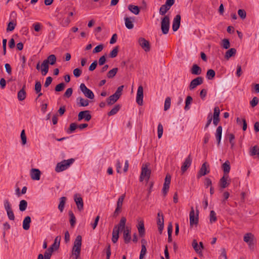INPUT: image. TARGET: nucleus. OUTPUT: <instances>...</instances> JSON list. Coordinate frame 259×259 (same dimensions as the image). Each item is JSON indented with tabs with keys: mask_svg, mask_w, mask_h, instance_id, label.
Wrapping results in <instances>:
<instances>
[{
	"mask_svg": "<svg viewBox=\"0 0 259 259\" xmlns=\"http://www.w3.org/2000/svg\"><path fill=\"white\" fill-rule=\"evenodd\" d=\"M149 165L150 164L148 163L143 164L140 176V182L143 181L144 179L146 181H148L149 180L151 172V169L149 168Z\"/></svg>",
	"mask_w": 259,
	"mask_h": 259,
	"instance_id": "nucleus-1",
	"label": "nucleus"
},
{
	"mask_svg": "<svg viewBox=\"0 0 259 259\" xmlns=\"http://www.w3.org/2000/svg\"><path fill=\"white\" fill-rule=\"evenodd\" d=\"M74 161V159L73 158H70L58 163L55 168L56 171L58 172L66 169Z\"/></svg>",
	"mask_w": 259,
	"mask_h": 259,
	"instance_id": "nucleus-2",
	"label": "nucleus"
},
{
	"mask_svg": "<svg viewBox=\"0 0 259 259\" xmlns=\"http://www.w3.org/2000/svg\"><path fill=\"white\" fill-rule=\"evenodd\" d=\"M82 237L78 235L75 238L72 249L73 254L75 256H79L81 251Z\"/></svg>",
	"mask_w": 259,
	"mask_h": 259,
	"instance_id": "nucleus-3",
	"label": "nucleus"
},
{
	"mask_svg": "<svg viewBox=\"0 0 259 259\" xmlns=\"http://www.w3.org/2000/svg\"><path fill=\"white\" fill-rule=\"evenodd\" d=\"M222 167L224 175L219 183V190L221 193L223 192L224 189L227 187V161L223 163Z\"/></svg>",
	"mask_w": 259,
	"mask_h": 259,
	"instance_id": "nucleus-4",
	"label": "nucleus"
},
{
	"mask_svg": "<svg viewBox=\"0 0 259 259\" xmlns=\"http://www.w3.org/2000/svg\"><path fill=\"white\" fill-rule=\"evenodd\" d=\"M243 241L247 243L249 248L253 250L254 249L255 239L254 236L251 233H247L245 234L243 237Z\"/></svg>",
	"mask_w": 259,
	"mask_h": 259,
	"instance_id": "nucleus-5",
	"label": "nucleus"
},
{
	"mask_svg": "<svg viewBox=\"0 0 259 259\" xmlns=\"http://www.w3.org/2000/svg\"><path fill=\"white\" fill-rule=\"evenodd\" d=\"M170 25V18L168 15H165L161 19V29L163 34H166L168 33Z\"/></svg>",
	"mask_w": 259,
	"mask_h": 259,
	"instance_id": "nucleus-6",
	"label": "nucleus"
},
{
	"mask_svg": "<svg viewBox=\"0 0 259 259\" xmlns=\"http://www.w3.org/2000/svg\"><path fill=\"white\" fill-rule=\"evenodd\" d=\"M198 213L199 211L198 210L196 211V214L195 215V212L193 207L191 208V211L190 212L189 217H190V225L191 227H192L194 225H197L198 223Z\"/></svg>",
	"mask_w": 259,
	"mask_h": 259,
	"instance_id": "nucleus-7",
	"label": "nucleus"
},
{
	"mask_svg": "<svg viewBox=\"0 0 259 259\" xmlns=\"http://www.w3.org/2000/svg\"><path fill=\"white\" fill-rule=\"evenodd\" d=\"M79 88L85 97L90 99H93L94 98L95 96L93 92L88 89L84 83H81Z\"/></svg>",
	"mask_w": 259,
	"mask_h": 259,
	"instance_id": "nucleus-8",
	"label": "nucleus"
},
{
	"mask_svg": "<svg viewBox=\"0 0 259 259\" xmlns=\"http://www.w3.org/2000/svg\"><path fill=\"white\" fill-rule=\"evenodd\" d=\"M125 194H123L119 197L117 202L116 208L114 212V217L118 215V214L121 212L123 201L125 198Z\"/></svg>",
	"mask_w": 259,
	"mask_h": 259,
	"instance_id": "nucleus-9",
	"label": "nucleus"
},
{
	"mask_svg": "<svg viewBox=\"0 0 259 259\" xmlns=\"http://www.w3.org/2000/svg\"><path fill=\"white\" fill-rule=\"evenodd\" d=\"M91 118L92 116L90 113V111L89 110L80 111L78 115V121H80L82 119H84L85 121H89L91 120Z\"/></svg>",
	"mask_w": 259,
	"mask_h": 259,
	"instance_id": "nucleus-10",
	"label": "nucleus"
},
{
	"mask_svg": "<svg viewBox=\"0 0 259 259\" xmlns=\"http://www.w3.org/2000/svg\"><path fill=\"white\" fill-rule=\"evenodd\" d=\"M139 44L144 50L145 52H149L150 50L149 42L144 38L140 37L138 40Z\"/></svg>",
	"mask_w": 259,
	"mask_h": 259,
	"instance_id": "nucleus-11",
	"label": "nucleus"
},
{
	"mask_svg": "<svg viewBox=\"0 0 259 259\" xmlns=\"http://www.w3.org/2000/svg\"><path fill=\"white\" fill-rule=\"evenodd\" d=\"M203 83V78L202 77H197L193 79L189 85L190 90L194 89L197 86Z\"/></svg>",
	"mask_w": 259,
	"mask_h": 259,
	"instance_id": "nucleus-12",
	"label": "nucleus"
},
{
	"mask_svg": "<svg viewBox=\"0 0 259 259\" xmlns=\"http://www.w3.org/2000/svg\"><path fill=\"white\" fill-rule=\"evenodd\" d=\"M208 168H209V165L207 162L203 163L198 173L197 177L199 178L208 174L209 170L208 169Z\"/></svg>",
	"mask_w": 259,
	"mask_h": 259,
	"instance_id": "nucleus-13",
	"label": "nucleus"
},
{
	"mask_svg": "<svg viewBox=\"0 0 259 259\" xmlns=\"http://www.w3.org/2000/svg\"><path fill=\"white\" fill-rule=\"evenodd\" d=\"M192 159L190 155H189L185 160L181 166V171L182 173H184L187 169L190 166L192 163Z\"/></svg>",
	"mask_w": 259,
	"mask_h": 259,
	"instance_id": "nucleus-14",
	"label": "nucleus"
},
{
	"mask_svg": "<svg viewBox=\"0 0 259 259\" xmlns=\"http://www.w3.org/2000/svg\"><path fill=\"white\" fill-rule=\"evenodd\" d=\"M143 88L142 86L140 85L138 87L137 97H136V102L137 104L139 105H143Z\"/></svg>",
	"mask_w": 259,
	"mask_h": 259,
	"instance_id": "nucleus-15",
	"label": "nucleus"
},
{
	"mask_svg": "<svg viewBox=\"0 0 259 259\" xmlns=\"http://www.w3.org/2000/svg\"><path fill=\"white\" fill-rule=\"evenodd\" d=\"M74 201L76 204L77 209L79 211L83 209V202L82 198L78 194H75L74 197Z\"/></svg>",
	"mask_w": 259,
	"mask_h": 259,
	"instance_id": "nucleus-16",
	"label": "nucleus"
},
{
	"mask_svg": "<svg viewBox=\"0 0 259 259\" xmlns=\"http://www.w3.org/2000/svg\"><path fill=\"white\" fill-rule=\"evenodd\" d=\"M181 16L180 15H177L174 18L172 21V30L174 31H176L180 27L181 23Z\"/></svg>",
	"mask_w": 259,
	"mask_h": 259,
	"instance_id": "nucleus-17",
	"label": "nucleus"
},
{
	"mask_svg": "<svg viewBox=\"0 0 259 259\" xmlns=\"http://www.w3.org/2000/svg\"><path fill=\"white\" fill-rule=\"evenodd\" d=\"M220 108L219 107H215L214 109V112L213 115V123L215 126H217L219 121H220V118H219V115H220Z\"/></svg>",
	"mask_w": 259,
	"mask_h": 259,
	"instance_id": "nucleus-18",
	"label": "nucleus"
},
{
	"mask_svg": "<svg viewBox=\"0 0 259 259\" xmlns=\"http://www.w3.org/2000/svg\"><path fill=\"white\" fill-rule=\"evenodd\" d=\"M40 174V171L38 169L32 168L30 170L31 178L33 180H39Z\"/></svg>",
	"mask_w": 259,
	"mask_h": 259,
	"instance_id": "nucleus-19",
	"label": "nucleus"
},
{
	"mask_svg": "<svg viewBox=\"0 0 259 259\" xmlns=\"http://www.w3.org/2000/svg\"><path fill=\"white\" fill-rule=\"evenodd\" d=\"M123 238L125 243H128L131 240V230L126 227L123 231Z\"/></svg>",
	"mask_w": 259,
	"mask_h": 259,
	"instance_id": "nucleus-20",
	"label": "nucleus"
},
{
	"mask_svg": "<svg viewBox=\"0 0 259 259\" xmlns=\"http://www.w3.org/2000/svg\"><path fill=\"white\" fill-rule=\"evenodd\" d=\"M77 104L80 107H85L87 106L89 104V101L87 99H84V98L79 97L77 98Z\"/></svg>",
	"mask_w": 259,
	"mask_h": 259,
	"instance_id": "nucleus-21",
	"label": "nucleus"
},
{
	"mask_svg": "<svg viewBox=\"0 0 259 259\" xmlns=\"http://www.w3.org/2000/svg\"><path fill=\"white\" fill-rule=\"evenodd\" d=\"M125 25L128 29H132L134 28L133 21L134 19L133 18L125 17L124 18Z\"/></svg>",
	"mask_w": 259,
	"mask_h": 259,
	"instance_id": "nucleus-22",
	"label": "nucleus"
},
{
	"mask_svg": "<svg viewBox=\"0 0 259 259\" xmlns=\"http://www.w3.org/2000/svg\"><path fill=\"white\" fill-rule=\"evenodd\" d=\"M25 85H24L22 88L18 93V99L19 101L24 100L26 96V93L25 91Z\"/></svg>",
	"mask_w": 259,
	"mask_h": 259,
	"instance_id": "nucleus-23",
	"label": "nucleus"
},
{
	"mask_svg": "<svg viewBox=\"0 0 259 259\" xmlns=\"http://www.w3.org/2000/svg\"><path fill=\"white\" fill-rule=\"evenodd\" d=\"M31 218L29 216L26 217L23 221V228L25 230H28L30 228Z\"/></svg>",
	"mask_w": 259,
	"mask_h": 259,
	"instance_id": "nucleus-24",
	"label": "nucleus"
},
{
	"mask_svg": "<svg viewBox=\"0 0 259 259\" xmlns=\"http://www.w3.org/2000/svg\"><path fill=\"white\" fill-rule=\"evenodd\" d=\"M119 98L118 97L113 94L107 99V103L108 105H112L114 104Z\"/></svg>",
	"mask_w": 259,
	"mask_h": 259,
	"instance_id": "nucleus-25",
	"label": "nucleus"
},
{
	"mask_svg": "<svg viewBox=\"0 0 259 259\" xmlns=\"http://www.w3.org/2000/svg\"><path fill=\"white\" fill-rule=\"evenodd\" d=\"M56 57L55 55H50L49 56L47 59L45 60L44 62H47L48 64H50V65H54L55 64L56 62Z\"/></svg>",
	"mask_w": 259,
	"mask_h": 259,
	"instance_id": "nucleus-26",
	"label": "nucleus"
},
{
	"mask_svg": "<svg viewBox=\"0 0 259 259\" xmlns=\"http://www.w3.org/2000/svg\"><path fill=\"white\" fill-rule=\"evenodd\" d=\"M138 229L139 233V235L141 237H143L145 235V228L144 222L141 221L138 224Z\"/></svg>",
	"mask_w": 259,
	"mask_h": 259,
	"instance_id": "nucleus-27",
	"label": "nucleus"
},
{
	"mask_svg": "<svg viewBox=\"0 0 259 259\" xmlns=\"http://www.w3.org/2000/svg\"><path fill=\"white\" fill-rule=\"evenodd\" d=\"M191 73L194 75H200L201 73V69L197 64H194L191 68Z\"/></svg>",
	"mask_w": 259,
	"mask_h": 259,
	"instance_id": "nucleus-28",
	"label": "nucleus"
},
{
	"mask_svg": "<svg viewBox=\"0 0 259 259\" xmlns=\"http://www.w3.org/2000/svg\"><path fill=\"white\" fill-rule=\"evenodd\" d=\"M60 240L61 237L57 236L55 239L54 243L49 248H52L53 249V250L54 249L57 250L59 247Z\"/></svg>",
	"mask_w": 259,
	"mask_h": 259,
	"instance_id": "nucleus-29",
	"label": "nucleus"
},
{
	"mask_svg": "<svg viewBox=\"0 0 259 259\" xmlns=\"http://www.w3.org/2000/svg\"><path fill=\"white\" fill-rule=\"evenodd\" d=\"M119 232L118 231L116 230V228H114L112 232V241L115 243L117 242L119 238Z\"/></svg>",
	"mask_w": 259,
	"mask_h": 259,
	"instance_id": "nucleus-30",
	"label": "nucleus"
},
{
	"mask_svg": "<svg viewBox=\"0 0 259 259\" xmlns=\"http://www.w3.org/2000/svg\"><path fill=\"white\" fill-rule=\"evenodd\" d=\"M121 108V105L119 104L116 105L108 113V116H112L116 114Z\"/></svg>",
	"mask_w": 259,
	"mask_h": 259,
	"instance_id": "nucleus-31",
	"label": "nucleus"
},
{
	"mask_svg": "<svg viewBox=\"0 0 259 259\" xmlns=\"http://www.w3.org/2000/svg\"><path fill=\"white\" fill-rule=\"evenodd\" d=\"M118 68H114L112 69L109 70L107 73V77L108 78H113L116 74L118 72Z\"/></svg>",
	"mask_w": 259,
	"mask_h": 259,
	"instance_id": "nucleus-32",
	"label": "nucleus"
},
{
	"mask_svg": "<svg viewBox=\"0 0 259 259\" xmlns=\"http://www.w3.org/2000/svg\"><path fill=\"white\" fill-rule=\"evenodd\" d=\"M250 155L251 156L257 155L259 158V148L257 146H254L250 149Z\"/></svg>",
	"mask_w": 259,
	"mask_h": 259,
	"instance_id": "nucleus-33",
	"label": "nucleus"
},
{
	"mask_svg": "<svg viewBox=\"0 0 259 259\" xmlns=\"http://www.w3.org/2000/svg\"><path fill=\"white\" fill-rule=\"evenodd\" d=\"M222 127L221 126H219L216 131V139L218 141V144L220 143L221 137H222Z\"/></svg>",
	"mask_w": 259,
	"mask_h": 259,
	"instance_id": "nucleus-34",
	"label": "nucleus"
},
{
	"mask_svg": "<svg viewBox=\"0 0 259 259\" xmlns=\"http://www.w3.org/2000/svg\"><path fill=\"white\" fill-rule=\"evenodd\" d=\"M128 10L135 15L139 14L140 12L139 8L138 6H136L132 5H130L128 6Z\"/></svg>",
	"mask_w": 259,
	"mask_h": 259,
	"instance_id": "nucleus-35",
	"label": "nucleus"
},
{
	"mask_svg": "<svg viewBox=\"0 0 259 259\" xmlns=\"http://www.w3.org/2000/svg\"><path fill=\"white\" fill-rule=\"evenodd\" d=\"M49 71V64L47 62L43 61L41 64V73L43 75H46Z\"/></svg>",
	"mask_w": 259,
	"mask_h": 259,
	"instance_id": "nucleus-36",
	"label": "nucleus"
},
{
	"mask_svg": "<svg viewBox=\"0 0 259 259\" xmlns=\"http://www.w3.org/2000/svg\"><path fill=\"white\" fill-rule=\"evenodd\" d=\"M19 209L21 211H24L26 210L27 207V202L25 200H22L20 201Z\"/></svg>",
	"mask_w": 259,
	"mask_h": 259,
	"instance_id": "nucleus-37",
	"label": "nucleus"
},
{
	"mask_svg": "<svg viewBox=\"0 0 259 259\" xmlns=\"http://www.w3.org/2000/svg\"><path fill=\"white\" fill-rule=\"evenodd\" d=\"M215 75V72L213 69H209L206 73V77L209 80L212 79Z\"/></svg>",
	"mask_w": 259,
	"mask_h": 259,
	"instance_id": "nucleus-38",
	"label": "nucleus"
},
{
	"mask_svg": "<svg viewBox=\"0 0 259 259\" xmlns=\"http://www.w3.org/2000/svg\"><path fill=\"white\" fill-rule=\"evenodd\" d=\"M78 127V125L76 123H71L70 124L69 128L67 130L68 134H71L74 132V131Z\"/></svg>",
	"mask_w": 259,
	"mask_h": 259,
	"instance_id": "nucleus-39",
	"label": "nucleus"
},
{
	"mask_svg": "<svg viewBox=\"0 0 259 259\" xmlns=\"http://www.w3.org/2000/svg\"><path fill=\"white\" fill-rule=\"evenodd\" d=\"M66 200V198L65 197H62L60 198V203L58 205V208L61 212L64 209Z\"/></svg>",
	"mask_w": 259,
	"mask_h": 259,
	"instance_id": "nucleus-40",
	"label": "nucleus"
},
{
	"mask_svg": "<svg viewBox=\"0 0 259 259\" xmlns=\"http://www.w3.org/2000/svg\"><path fill=\"white\" fill-rule=\"evenodd\" d=\"M69 215L70 217V223L71 227H74L76 223L75 217L72 211H69Z\"/></svg>",
	"mask_w": 259,
	"mask_h": 259,
	"instance_id": "nucleus-41",
	"label": "nucleus"
},
{
	"mask_svg": "<svg viewBox=\"0 0 259 259\" xmlns=\"http://www.w3.org/2000/svg\"><path fill=\"white\" fill-rule=\"evenodd\" d=\"M169 8L166 5H163L159 9V14L161 15H164L169 10Z\"/></svg>",
	"mask_w": 259,
	"mask_h": 259,
	"instance_id": "nucleus-42",
	"label": "nucleus"
},
{
	"mask_svg": "<svg viewBox=\"0 0 259 259\" xmlns=\"http://www.w3.org/2000/svg\"><path fill=\"white\" fill-rule=\"evenodd\" d=\"M229 142L231 144V149H233L235 145V136L233 134H231L229 135Z\"/></svg>",
	"mask_w": 259,
	"mask_h": 259,
	"instance_id": "nucleus-43",
	"label": "nucleus"
},
{
	"mask_svg": "<svg viewBox=\"0 0 259 259\" xmlns=\"http://www.w3.org/2000/svg\"><path fill=\"white\" fill-rule=\"evenodd\" d=\"M53 249L52 248H49L44 253V259H50Z\"/></svg>",
	"mask_w": 259,
	"mask_h": 259,
	"instance_id": "nucleus-44",
	"label": "nucleus"
},
{
	"mask_svg": "<svg viewBox=\"0 0 259 259\" xmlns=\"http://www.w3.org/2000/svg\"><path fill=\"white\" fill-rule=\"evenodd\" d=\"M16 26V22L11 21L8 23V27L7 28V31H12L14 29L15 26Z\"/></svg>",
	"mask_w": 259,
	"mask_h": 259,
	"instance_id": "nucleus-45",
	"label": "nucleus"
},
{
	"mask_svg": "<svg viewBox=\"0 0 259 259\" xmlns=\"http://www.w3.org/2000/svg\"><path fill=\"white\" fill-rule=\"evenodd\" d=\"M4 208L6 211L12 209L11 204L8 199H5L4 201Z\"/></svg>",
	"mask_w": 259,
	"mask_h": 259,
	"instance_id": "nucleus-46",
	"label": "nucleus"
},
{
	"mask_svg": "<svg viewBox=\"0 0 259 259\" xmlns=\"http://www.w3.org/2000/svg\"><path fill=\"white\" fill-rule=\"evenodd\" d=\"M118 47H115L113 50L110 53L109 57L111 58H114L116 57L118 54Z\"/></svg>",
	"mask_w": 259,
	"mask_h": 259,
	"instance_id": "nucleus-47",
	"label": "nucleus"
},
{
	"mask_svg": "<svg viewBox=\"0 0 259 259\" xmlns=\"http://www.w3.org/2000/svg\"><path fill=\"white\" fill-rule=\"evenodd\" d=\"M170 104H171L170 98L167 97L165 99V102H164V110L165 111L167 110L170 108Z\"/></svg>",
	"mask_w": 259,
	"mask_h": 259,
	"instance_id": "nucleus-48",
	"label": "nucleus"
},
{
	"mask_svg": "<svg viewBox=\"0 0 259 259\" xmlns=\"http://www.w3.org/2000/svg\"><path fill=\"white\" fill-rule=\"evenodd\" d=\"M193 100L192 98L188 96L187 97L185 102V110H188L189 109L190 107H189V105L191 103L192 101Z\"/></svg>",
	"mask_w": 259,
	"mask_h": 259,
	"instance_id": "nucleus-49",
	"label": "nucleus"
},
{
	"mask_svg": "<svg viewBox=\"0 0 259 259\" xmlns=\"http://www.w3.org/2000/svg\"><path fill=\"white\" fill-rule=\"evenodd\" d=\"M209 221L210 223H212L217 221L216 214L213 210H211L210 212Z\"/></svg>",
	"mask_w": 259,
	"mask_h": 259,
	"instance_id": "nucleus-50",
	"label": "nucleus"
},
{
	"mask_svg": "<svg viewBox=\"0 0 259 259\" xmlns=\"http://www.w3.org/2000/svg\"><path fill=\"white\" fill-rule=\"evenodd\" d=\"M192 245L194 249L197 253H199L200 252V247H199L198 243H197V241L196 240H195V239L193 240V241L192 242Z\"/></svg>",
	"mask_w": 259,
	"mask_h": 259,
	"instance_id": "nucleus-51",
	"label": "nucleus"
},
{
	"mask_svg": "<svg viewBox=\"0 0 259 259\" xmlns=\"http://www.w3.org/2000/svg\"><path fill=\"white\" fill-rule=\"evenodd\" d=\"M163 126L161 123H159L157 127V134H158V138L159 139L161 138L162 134H163Z\"/></svg>",
	"mask_w": 259,
	"mask_h": 259,
	"instance_id": "nucleus-52",
	"label": "nucleus"
},
{
	"mask_svg": "<svg viewBox=\"0 0 259 259\" xmlns=\"http://www.w3.org/2000/svg\"><path fill=\"white\" fill-rule=\"evenodd\" d=\"M65 86V85L64 83H63V82L60 83L56 86V87L55 88V90L56 92L62 91L64 90Z\"/></svg>",
	"mask_w": 259,
	"mask_h": 259,
	"instance_id": "nucleus-53",
	"label": "nucleus"
},
{
	"mask_svg": "<svg viewBox=\"0 0 259 259\" xmlns=\"http://www.w3.org/2000/svg\"><path fill=\"white\" fill-rule=\"evenodd\" d=\"M142 248L140 252L139 259H143L144 255L146 254L147 252V249L146 246L144 245H142Z\"/></svg>",
	"mask_w": 259,
	"mask_h": 259,
	"instance_id": "nucleus-54",
	"label": "nucleus"
},
{
	"mask_svg": "<svg viewBox=\"0 0 259 259\" xmlns=\"http://www.w3.org/2000/svg\"><path fill=\"white\" fill-rule=\"evenodd\" d=\"M41 84L40 81H37L35 84L34 90L36 93H38L41 91Z\"/></svg>",
	"mask_w": 259,
	"mask_h": 259,
	"instance_id": "nucleus-55",
	"label": "nucleus"
},
{
	"mask_svg": "<svg viewBox=\"0 0 259 259\" xmlns=\"http://www.w3.org/2000/svg\"><path fill=\"white\" fill-rule=\"evenodd\" d=\"M171 181V176L169 174H167L165 178L164 183L163 185H165L167 186H169Z\"/></svg>",
	"mask_w": 259,
	"mask_h": 259,
	"instance_id": "nucleus-56",
	"label": "nucleus"
},
{
	"mask_svg": "<svg viewBox=\"0 0 259 259\" xmlns=\"http://www.w3.org/2000/svg\"><path fill=\"white\" fill-rule=\"evenodd\" d=\"M103 48H104L103 45H102V44L99 45L97 46V47H96L94 49V50L93 51V53H99L103 50Z\"/></svg>",
	"mask_w": 259,
	"mask_h": 259,
	"instance_id": "nucleus-57",
	"label": "nucleus"
},
{
	"mask_svg": "<svg viewBox=\"0 0 259 259\" xmlns=\"http://www.w3.org/2000/svg\"><path fill=\"white\" fill-rule=\"evenodd\" d=\"M21 138L22 145H25L26 143L27 138L25 133V131L24 130H22L21 133Z\"/></svg>",
	"mask_w": 259,
	"mask_h": 259,
	"instance_id": "nucleus-58",
	"label": "nucleus"
},
{
	"mask_svg": "<svg viewBox=\"0 0 259 259\" xmlns=\"http://www.w3.org/2000/svg\"><path fill=\"white\" fill-rule=\"evenodd\" d=\"M124 88V85H121L119 86L117 90L116 91L115 93L114 94V95H116L118 98H120L122 94V92L123 91V89Z\"/></svg>",
	"mask_w": 259,
	"mask_h": 259,
	"instance_id": "nucleus-59",
	"label": "nucleus"
},
{
	"mask_svg": "<svg viewBox=\"0 0 259 259\" xmlns=\"http://www.w3.org/2000/svg\"><path fill=\"white\" fill-rule=\"evenodd\" d=\"M238 14L239 16V17L242 19H244L246 18V13L245 11V10L243 9H239L238 11Z\"/></svg>",
	"mask_w": 259,
	"mask_h": 259,
	"instance_id": "nucleus-60",
	"label": "nucleus"
},
{
	"mask_svg": "<svg viewBox=\"0 0 259 259\" xmlns=\"http://www.w3.org/2000/svg\"><path fill=\"white\" fill-rule=\"evenodd\" d=\"M73 93V90L72 88H70L66 90V92L64 94V97L66 98H69L71 96Z\"/></svg>",
	"mask_w": 259,
	"mask_h": 259,
	"instance_id": "nucleus-61",
	"label": "nucleus"
},
{
	"mask_svg": "<svg viewBox=\"0 0 259 259\" xmlns=\"http://www.w3.org/2000/svg\"><path fill=\"white\" fill-rule=\"evenodd\" d=\"M236 53V50L234 48H231L228 50V59L235 56Z\"/></svg>",
	"mask_w": 259,
	"mask_h": 259,
	"instance_id": "nucleus-62",
	"label": "nucleus"
},
{
	"mask_svg": "<svg viewBox=\"0 0 259 259\" xmlns=\"http://www.w3.org/2000/svg\"><path fill=\"white\" fill-rule=\"evenodd\" d=\"M7 214L9 220L14 221L15 220V215L13 210L7 211Z\"/></svg>",
	"mask_w": 259,
	"mask_h": 259,
	"instance_id": "nucleus-63",
	"label": "nucleus"
},
{
	"mask_svg": "<svg viewBox=\"0 0 259 259\" xmlns=\"http://www.w3.org/2000/svg\"><path fill=\"white\" fill-rule=\"evenodd\" d=\"M258 101H259V100H258V98L256 97H254V98H253L252 100L250 102V105L252 107H254L256 105H257V104L258 103Z\"/></svg>",
	"mask_w": 259,
	"mask_h": 259,
	"instance_id": "nucleus-64",
	"label": "nucleus"
}]
</instances>
